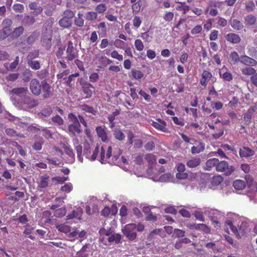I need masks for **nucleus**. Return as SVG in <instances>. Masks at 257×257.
<instances>
[{
    "label": "nucleus",
    "mask_w": 257,
    "mask_h": 257,
    "mask_svg": "<svg viewBox=\"0 0 257 257\" xmlns=\"http://www.w3.org/2000/svg\"><path fill=\"white\" fill-rule=\"evenodd\" d=\"M10 95L12 100L14 99V96L17 95L25 104H30L32 102V100L28 95V90L27 87L14 88L10 91Z\"/></svg>",
    "instance_id": "1"
},
{
    "label": "nucleus",
    "mask_w": 257,
    "mask_h": 257,
    "mask_svg": "<svg viewBox=\"0 0 257 257\" xmlns=\"http://www.w3.org/2000/svg\"><path fill=\"white\" fill-rule=\"evenodd\" d=\"M226 224L229 227L232 232L239 237L247 234L250 230L246 222H242L238 229L230 220L226 221Z\"/></svg>",
    "instance_id": "2"
},
{
    "label": "nucleus",
    "mask_w": 257,
    "mask_h": 257,
    "mask_svg": "<svg viewBox=\"0 0 257 257\" xmlns=\"http://www.w3.org/2000/svg\"><path fill=\"white\" fill-rule=\"evenodd\" d=\"M99 161L101 163H109L108 160L110 159L112 155L111 147L108 145H103L99 149Z\"/></svg>",
    "instance_id": "3"
},
{
    "label": "nucleus",
    "mask_w": 257,
    "mask_h": 257,
    "mask_svg": "<svg viewBox=\"0 0 257 257\" xmlns=\"http://www.w3.org/2000/svg\"><path fill=\"white\" fill-rule=\"evenodd\" d=\"M136 224L134 223L126 225L122 229V232L124 235L130 240H134L136 238Z\"/></svg>",
    "instance_id": "4"
},
{
    "label": "nucleus",
    "mask_w": 257,
    "mask_h": 257,
    "mask_svg": "<svg viewBox=\"0 0 257 257\" xmlns=\"http://www.w3.org/2000/svg\"><path fill=\"white\" fill-rule=\"evenodd\" d=\"M216 170L218 172H223L226 176L230 175L234 171L233 167L229 166L228 163L224 161L220 162L218 161Z\"/></svg>",
    "instance_id": "5"
},
{
    "label": "nucleus",
    "mask_w": 257,
    "mask_h": 257,
    "mask_svg": "<svg viewBox=\"0 0 257 257\" xmlns=\"http://www.w3.org/2000/svg\"><path fill=\"white\" fill-rule=\"evenodd\" d=\"M78 56L77 49L74 47L72 41H69L68 46L66 49V56L65 57L67 61H72Z\"/></svg>",
    "instance_id": "6"
},
{
    "label": "nucleus",
    "mask_w": 257,
    "mask_h": 257,
    "mask_svg": "<svg viewBox=\"0 0 257 257\" xmlns=\"http://www.w3.org/2000/svg\"><path fill=\"white\" fill-rule=\"evenodd\" d=\"M68 118L70 124L74 125L80 126V123L84 125L85 127H87V123L85 121L84 119L81 115H78L77 117L74 114L70 113L68 114Z\"/></svg>",
    "instance_id": "7"
},
{
    "label": "nucleus",
    "mask_w": 257,
    "mask_h": 257,
    "mask_svg": "<svg viewBox=\"0 0 257 257\" xmlns=\"http://www.w3.org/2000/svg\"><path fill=\"white\" fill-rule=\"evenodd\" d=\"M99 152V148L98 146L95 147L92 152H91L89 147L85 146L84 150V155L88 160L94 161L96 159Z\"/></svg>",
    "instance_id": "8"
},
{
    "label": "nucleus",
    "mask_w": 257,
    "mask_h": 257,
    "mask_svg": "<svg viewBox=\"0 0 257 257\" xmlns=\"http://www.w3.org/2000/svg\"><path fill=\"white\" fill-rule=\"evenodd\" d=\"M30 88L35 95H39L41 92V83L37 79H33L30 83Z\"/></svg>",
    "instance_id": "9"
},
{
    "label": "nucleus",
    "mask_w": 257,
    "mask_h": 257,
    "mask_svg": "<svg viewBox=\"0 0 257 257\" xmlns=\"http://www.w3.org/2000/svg\"><path fill=\"white\" fill-rule=\"evenodd\" d=\"M99 240L103 244L107 245L108 241L107 238L109 237V235H111V230L102 228L99 230Z\"/></svg>",
    "instance_id": "10"
},
{
    "label": "nucleus",
    "mask_w": 257,
    "mask_h": 257,
    "mask_svg": "<svg viewBox=\"0 0 257 257\" xmlns=\"http://www.w3.org/2000/svg\"><path fill=\"white\" fill-rule=\"evenodd\" d=\"M193 141L196 142L195 145L193 146L191 149V153L193 155L199 154L204 151L205 150V145L202 142H197L194 139L192 140Z\"/></svg>",
    "instance_id": "11"
},
{
    "label": "nucleus",
    "mask_w": 257,
    "mask_h": 257,
    "mask_svg": "<svg viewBox=\"0 0 257 257\" xmlns=\"http://www.w3.org/2000/svg\"><path fill=\"white\" fill-rule=\"evenodd\" d=\"M58 230L62 232L67 233L70 232V236L71 237H75L78 234V232L76 231H71L70 227L66 224H60L56 226Z\"/></svg>",
    "instance_id": "12"
},
{
    "label": "nucleus",
    "mask_w": 257,
    "mask_h": 257,
    "mask_svg": "<svg viewBox=\"0 0 257 257\" xmlns=\"http://www.w3.org/2000/svg\"><path fill=\"white\" fill-rule=\"evenodd\" d=\"M240 62L245 65L250 66H254L257 64V62L254 59L246 55L241 56Z\"/></svg>",
    "instance_id": "13"
},
{
    "label": "nucleus",
    "mask_w": 257,
    "mask_h": 257,
    "mask_svg": "<svg viewBox=\"0 0 257 257\" xmlns=\"http://www.w3.org/2000/svg\"><path fill=\"white\" fill-rule=\"evenodd\" d=\"M173 176L170 173L164 174L160 176H155L153 177L154 181H159L162 182H168L172 180Z\"/></svg>",
    "instance_id": "14"
},
{
    "label": "nucleus",
    "mask_w": 257,
    "mask_h": 257,
    "mask_svg": "<svg viewBox=\"0 0 257 257\" xmlns=\"http://www.w3.org/2000/svg\"><path fill=\"white\" fill-rule=\"evenodd\" d=\"M225 38L227 41L232 44L239 43L241 41L240 37L235 33H228L225 35Z\"/></svg>",
    "instance_id": "15"
},
{
    "label": "nucleus",
    "mask_w": 257,
    "mask_h": 257,
    "mask_svg": "<svg viewBox=\"0 0 257 257\" xmlns=\"http://www.w3.org/2000/svg\"><path fill=\"white\" fill-rule=\"evenodd\" d=\"M254 154V151L248 147H243L239 150V155L242 158L252 157Z\"/></svg>",
    "instance_id": "16"
},
{
    "label": "nucleus",
    "mask_w": 257,
    "mask_h": 257,
    "mask_svg": "<svg viewBox=\"0 0 257 257\" xmlns=\"http://www.w3.org/2000/svg\"><path fill=\"white\" fill-rule=\"evenodd\" d=\"M200 163V158L192 157L186 162V165L189 168H194L199 166Z\"/></svg>",
    "instance_id": "17"
},
{
    "label": "nucleus",
    "mask_w": 257,
    "mask_h": 257,
    "mask_svg": "<svg viewBox=\"0 0 257 257\" xmlns=\"http://www.w3.org/2000/svg\"><path fill=\"white\" fill-rule=\"evenodd\" d=\"M94 87L89 83H87L83 86V92L86 95V97H90L94 92Z\"/></svg>",
    "instance_id": "18"
},
{
    "label": "nucleus",
    "mask_w": 257,
    "mask_h": 257,
    "mask_svg": "<svg viewBox=\"0 0 257 257\" xmlns=\"http://www.w3.org/2000/svg\"><path fill=\"white\" fill-rule=\"evenodd\" d=\"M166 122L161 119L158 120L157 122L153 121L152 125L156 129L163 132H167Z\"/></svg>",
    "instance_id": "19"
},
{
    "label": "nucleus",
    "mask_w": 257,
    "mask_h": 257,
    "mask_svg": "<svg viewBox=\"0 0 257 257\" xmlns=\"http://www.w3.org/2000/svg\"><path fill=\"white\" fill-rule=\"evenodd\" d=\"M41 89H42L43 92L44 93L43 95L44 98H48L50 96L51 93V87L46 80H43L42 81Z\"/></svg>",
    "instance_id": "20"
},
{
    "label": "nucleus",
    "mask_w": 257,
    "mask_h": 257,
    "mask_svg": "<svg viewBox=\"0 0 257 257\" xmlns=\"http://www.w3.org/2000/svg\"><path fill=\"white\" fill-rule=\"evenodd\" d=\"M82 214V208L78 207L74 209L72 213L68 214L67 216V219H70L71 218H75L78 220L81 219V217Z\"/></svg>",
    "instance_id": "21"
},
{
    "label": "nucleus",
    "mask_w": 257,
    "mask_h": 257,
    "mask_svg": "<svg viewBox=\"0 0 257 257\" xmlns=\"http://www.w3.org/2000/svg\"><path fill=\"white\" fill-rule=\"evenodd\" d=\"M59 206H60V205H53L51 207V209L55 210L54 212V216L57 217H61L65 215L66 212L64 208H60L56 209Z\"/></svg>",
    "instance_id": "22"
},
{
    "label": "nucleus",
    "mask_w": 257,
    "mask_h": 257,
    "mask_svg": "<svg viewBox=\"0 0 257 257\" xmlns=\"http://www.w3.org/2000/svg\"><path fill=\"white\" fill-rule=\"evenodd\" d=\"M218 159L216 158H212L209 159L207 161L205 164V169L206 170L210 171L213 168L214 166L216 167V165L217 163H218Z\"/></svg>",
    "instance_id": "23"
},
{
    "label": "nucleus",
    "mask_w": 257,
    "mask_h": 257,
    "mask_svg": "<svg viewBox=\"0 0 257 257\" xmlns=\"http://www.w3.org/2000/svg\"><path fill=\"white\" fill-rule=\"evenodd\" d=\"M246 185V182L242 180H236L233 182V186L235 189L241 190L244 189Z\"/></svg>",
    "instance_id": "24"
},
{
    "label": "nucleus",
    "mask_w": 257,
    "mask_h": 257,
    "mask_svg": "<svg viewBox=\"0 0 257 257\" xmlns=\"http://www.w3.org/2000/svg\"><path fill=\"white\" fill-rule=\"evenodd\" d=\"M96 131L99 138L103 142H106L107 140V137L105 131L101 126H98L96 128Z\"/></svg>",
    "instance_id": "25"
},
{
    "label": "nucleus",
    "mask_w": 257,
    "mask_h": 257,
    "mask_svg": "<svg viewBox=\"0 0 257 257\" xmlns=\"http://www.w3.org/2000/svg\"><path fill=\"white\" fill-rule=\"evenodd\" d=\"M255 108L254 107H250L247 111L246 113L244 115V121L249 123L250 122V120L252 117V115L253 113L255 112Z\"/></svg>",
    "instance_id": "26"
},
{
    "label": "nucleus",
    "mask_w": 257,
    "mask_h": 257,
    "mask_svg": "<svg viewBox=\"0 0 257 257\" xmlns=\"http://www.w3.org/2000/svg\"><path fill=\"white\" fill-rule=\"evenodd\" d=\"M74 144L76 145V146H75V150L77 152V156L78 159L80 162H82L83 159L81 157L82 148L80 145H78V139H75L74 140Z\"/></svg>",
    "instance_id": "27"
},
{
    "label": "nucleus",
    "mask_w": 257,
    "mask_h": 257,
    "mask_svg": "<svg viewBox=\"0 0 257 257\" xmlns=\"http://www.w3.org/2000/svg\"><path fill=\"white\" fill-rule=\"evenodd\" d=\"M107 239H108V243L114 242L117 243L120 242L121 235L118 233H112L111 230V235H109V237Z\"/></svg>",
    "instance_id": "28"
},
{
    "label": "nucleus",
    "mask_w": 257,
    "mask_h": 257,
    "mask_svg": "<svg viewBox=\"0 0 257 257\" xmlns=\"http://www.w3.org/2000/svg\"><path fill=\"white\" fill-rule=\"evenodd\" d=\"M59 25L65 28H67L71 26L72 22L71 20L66 17H64L59 21Z\"/></svg>",
    "instance_id": "29"
},
{
    "label": "nucleus",
    "mask_w": 257,
    "mask_h": 257,
    "mask_svg": "<svg viewBox=\"0 0 257 257\" xmlns=\"http://www.w3.org/2000/svg\"><path fill=\"white\" fill-rule=\"evenodd\" d=\"M230 24L233 29L237 30H241L243 27L242 23L236 19H233L232 20Z\"/></svg>",
    "instance_id": "30"
},
{
    "label": "nucleus",
    "mask_w": 257,
    "mask_h": 257,
    "mask_svg": "<svg viewBox=\"0 0 257 257\" xmlns=\"http://www.w3.org/2000/svg\"><path fill=\"white\" fill-rule=\"evenodd\" d=\"M28 66L33 70H38L40 68L41 65L40 62L37 60H32L27 61Z\"/></svg>",
    "instance_id": "31"
},
{
    "label": "nucleus",
    "mask_w": 257,
    "mask_h": 257,
    "mask_svg": "<svg viewBox=\"0 0 257 257\" xmlns=\"http://www.w3.org/2000/svg\"><path fill=\"white\" fill-rule=\"evenodd\" d=\"M39 55V51L38 50H35L30 52L27 57V61L34 60V59L38 58Z\"/></svg>",
    "instance_id": "32"
},
{
    "label": "nucleus",
    "mask_w": 257,
    "mask_h": 257,
    "mask_svg": "<svg viewBox=\"0 0 257 257\" xmlns=\"http://www.w3.org/2000/svg\"><path fill=\"white\" fill-rule=\"evenodd\" d=\"M11 33L10 28L4 27L2 30L0 31V38L4 39L8 37Z\"/></svg>",
    "instance_id": "33"
},
{
    "label": "nucleus",
    "mask_w": 257,
    "mask_h": 257,
    "mask_svg": "<svg viewBox=\"0 0 257 257\" xmlns=\"http://www.w3.org/2000/svg\"><path fill=\"white\" fill-rule=\"evenodd\" d=\"M219 75L220 77H221L225 81H230L233 78L232 74L228 71L225 72L223 73H222V72L220 71L219 72Z\"/></svg>",
    "instance_id": "34"
},
{
    "label": "nucleus",
    "mask_w": 257,
    "mask_h": 257,
    "mask_svg": "<svg viewBox=\"0 0 257 257\" xmlns=\"http://www.w3.org/2000/svg\"><path fill=\"white\" fill-rule=\"evenodd\" d=\"M121 154V152L120 150H118V154H115L114 153H113L111 160L110 159L108 160V161H110L109 163H113L115 165H118L120 162V160H118L119 157Z\"/></svg>",
    "instance_id": "35"
},
{
    "label": "nucleus",
    "mask_w": 257,
    "mask_h": 257,
    "mask_svg": "<svg viewBox=\"0 0 257 257\" xmlns=\"http://www.w3.org/2000/svg\"><path fill=\"white\" fill-rule=\"evenodd\" d=\"M142 6V1L139 0L136 3L133 4L132 6L133 13L134 14H137L139 12Z\"/></svg>",
    "instance_id": "36"
},
{
    "label": "nucleus",
    "mask_w": 257,
    "mask_h": 257,
    "mask_svg": "<svg viewBox=\"0 0 257 257\" xmlns=\"http://www.w3.org/2000/svg\"><path fill=\"white\" fill-rule=\"evenodd\" d=\"M229 59L234 63H237L240 61V57L237 52H232L229 55Z\"/></svg>",
    "instance_id": "37"
},
{
    "label": "nucleus",
    "mask_w": 257,
    "mask_h": 257,
    "mask_svg": "<svg viewBox=\"0 0 257 257\" xmlns=\"http://www.w3.org/2000/svg\"><path fill=\"white\" fill-rule=\"evenodd\" d=\"M69 130L73 134H79L81 132L80 126L74 125L72 124L69 125Z\"/></svg>",
    "instance_id": "38"
},
{
    "label": "nucleus",
    "mask_w": 257,
    "mask_h": 257,
    "mask_svg": "<svg viewBox=\"0 0 257 257\" xmlns=\"http://www.w3.org/2000/svg\"><path fill=\"white\" fill-rule=\"evenodd\" d=\"M48 177L42 176L41 178L40 181L39 183V187L42 188H45L48 185Z\"/></svg>",
    "instance_id": "39"
},
{
    "label": "nucleus",
    "mask_w": 257,
    "mask_h": 257,
    "mask_svg": "<svg viewBox=\"0 0 257 257\" xmlns=\"http://www.w3.org/2000/svg\"><path fill=\"white\" fill-rule=\"evenodd\" d=\"M82 14L80 13L78 14V17H77L74 21L75 24L78 27H82L84 24V20L82 19Z\"/></svg>",
    "instance_id": "40"
},
{
    "label": "nucleus",
    "mask_w": 257,
    "mask_h": 257,
    "mask_svg": "<svg viewBox=\"0 0 257 257\" xmlns=\"http://www.w3.org/2000/svg\"><path fill=\"white\" fill-rule=\"evenodd\" d=\"M97 15L95 12H89L85 15V18L88 21H93L97 18Z\"/></svg>",
    "instance_id": "41"
},
{
    "label": "nucleus",
    "mask_w": 257,
    "mask_h": 257,
    "mask_svg": "<svg viewBox=\"0 0 257 257\" xmlns=\"http://www.w3.org/2000/svg\"><path fill=\"white\" fill-rule=\"evenodd\" d=\"M73 189V185L71 183L65 184L61 187V190L66 193L70 192Z\"/></svg>",
    "instance_id": "42"
},
{
    "label": "nucleus",
    "mask_w": 257,
    "mask_h": 257,
    "mask_svg": "<svg viewBox=\"0 0 257 257\" xmlns=\"http://www.w3.org/2000/svg\"><path fill=\"white\" fill-rule=\"evenodd\" d=\"M223 178L221 176H216L212 178L211 183L212 184L217 186L223 181Z\"/></svg>",
    "instance_id": "43"
},
{
    "label": "nucleus",
    "mask_w": 257,
    "mask_h": 257,
    "mask_svg": "<svg viewBox=\"0 0 257 257\" xmlns=\"http://www.w3.org/2000/svg\"><path fill=\"white\" fill-rule=\"evenodd\" d=\"M42 42L43 45L45 46L47 48H49L51 46V39L50 37H43L42 39Z\"/></svg>",
    "instance_id": "44"
},
{
    "label": "nucleus",
    "mask_w": 257,
    "mask_h": 257,
    "mask_svg": "<svg viewBox=\"0 0 257 257\" xmlns=\"http://www.w3.org/2000/svg\"><path fill=\"white\" fill-rule=\"evenodd\" d=\"M132 73L133 77L136 79H141L144 76L143 73L141 71L135 69L132 70Z\"/></svg>",
    "instance_id": "45"
},
{
    "label": "nucleus",
    "mask_w": 257,
    "mask_h": 257,
    "mask_svg": "<svg viewBox=\"0 0 257 257\" xmlns=\"http://www.w3.org/2000/svg\"><path fill=\"white\" fill-rule=\"evenodd\" d=\"M114 136L118 140L121 141L124 139V135L119 130L115 129L114 131Z\"/></svg>",
    "instance_id": "46"
},
{
    "label": "nucleus",
    "mask_w": 257,
    "mask_h": 257,
    "mask_svg": "<svg viewBox=\"0 0 257 257\" xmlns=\"http://www.w3.org/2000/svg\"><path fill=\"white\" fill-rule=\"evenodd\" d=\"M241 72L244 75H253L255 72L254 69L251 67H246L242 69Z\"/></svg>",
    "instance_id": "47"
},
{
    "label": "nucleus",
    "mask_w": 257,
    "mask_h": 257,
    "mask_svg": "<svg viewBox=\"0 0 257 257\" xmlns=\"http://www.w3.org/2000/svg\"><path fill=\"white\" fill-rule=\"evenodd\" d=\"M18 220L21 224L25 225L26 226H28V222L29 221V219H28L26 215L24 214L21 216H20L18 218Z\"/></svg>",
    "instance_id": "48"
},
{
    "label": "nucleus",
    "mask_w": 257,
    "mask_h": 257,
    "mask_svg": "<svg viewBox=\"0 0 257 257\" xmlns=\"http://www.w3.org/2000/svg\"><path fill=\"white\" fill-rule=\"evenodd\" d=\"M135 46L138 51H142L144 48V45L142 41L140 39L136 40L135 41Z\"/></svg>",
    "instance_id": "49"
},
{
    "label": "nucleus",
    "mask_w": 257,
    "mask_h": 257,
    "mask_svg": "<svg viewBox=\"0 0 257 257\" xmlns=\"http://www.w3.org/2000/svg\"><path fill=\"white\" fill-rule=\"evenodd\" d=\"M110 56L112 58L118 60V61H122L123 60V56L121 54H118V52L116 50L113 51Z\"/></svg>",
    "instance_id": "50"
},
{
    "label": "nucleus",
    "mask_w": 257,
    "mask_h": 257,
    "mask_svg": "<svg viewBox=\"0 0 257 257\" xmlns=\"http://www.w3.org/2000/svg\"><path fill=\"white\" fill-rule=\"evenodd\" d=\"M52 121L58 125H62L63 124L64 121L63 119L58 115H56L52 118Z\"/></svg>",
    "instance_id": "51"
},
{
    "label": "nucleus",
    "mask_w": 257,
    "mask_h": 257,
    "mask_svg": "<svg viewBox=\"0 0 257 257\" xmlns=\"http://www.w3.org/2000/svg\"><path fill=\"white\" fill-rule=\"evenodd\" d=\"M52 109L51 107H48L47 108H44L41 111V114L42 115L44 116H49L52 113Z\"/></svg>",
    "instance_id": "52"
},
{
    "label": "nucleus",
    "mask_w": 257,
    "mask_h": 257,
    "mask_svg": "<svg viewBox=\"0 0 257 257\" xmlns=\"http://www.w3.org/2000/svg\"><path fill=\"white\" fill-rule=\"evenodd\" d=\"M141 37L145 42H150L152 39V35H150L148 32L142 33Z\"/></svg>",
    "instance_id": "53"
},
{
    "label": "nucleus",
    "mask_w": 257,
    "mask_h": 257,
    "mask_svg": "<svg viewBox=\"0 0 257 257\" xmlns=\"http://www.w3.org/2000/svg\"><path fill=\"white\" fill-rule=\"evenodd\" d=\"M24 29L22 26L15 29L13 31V35L15 37H19L24 32Z\"/></svg>",
    "instance_id": "54"
},
{
    "label": "nucleus",
    "mask_w": 257,
    "mask_h": 257,
    "mask_svg": "<svg viewBox=\"0 0 257 257\" xmlns=\"http://www.w3.org/2000/svg\"><path fill=\"white\" fill-rule=\"evenodd\" d=\"M13 10L17 13H22L24 11V6L20 4H16L13 7Z\"/></svg>",
    "instance_id": "55"
},
{
    "label": "nucleus",
    "mask_w": 257,
    "mask_h": 257,
    "mask_svg": "<svg viewBox=\"0 0 257 257\" xmlns=\"http://www.w3.org/2000/svg\"><path fill=\"white\" fill-rule=\"evenodd\" d=\"M197 230H202L205 233H209L210 229L209 227L204 224H197Z\"/></svg>",
    "instance_id": "56"
},
{
    "label": "nucleus",
    "mask_w": 257,
    "mask_h": 257,
    "mask_svg": "<svg viewBox=\"0 0 257 257\" xmlns=\"http://www.w3.org/2000/svg\"><path fill=\"white\" fill-rule=\"evenodd\" d=\"M114 45L117 48L124 49L125 43L120 39H116L114 42Z\"/></svg>",
    "instance_id": "57"
},
{
    "label": "nucleus",
    "mask_w": 257,
    "mask_h": 257,
    "mask_svg": "<svg viewBox=\"0 0 257 257\" xmlns=\"http://www.w3.org/2000/svg\"><path fill=\"white\" fill-rule=\"evenodd\" d=\"M185 235V231L179 229H175L173 235L175 237H182Z\"/></svg>",
    "instance_id": "58"
},
{
    "label": "nucleus",
    "mask_w": 257,
    "mask_h": 257,
    "mask_svg": "<svg viewBox=\"0 0 257 257\" xmlns=\"http://www.w3.org/2000/svg\"><path fill=\"white\" fill-rule=\"evenodd\" d=\"M255 21V17L252 15H248L245 18V22L248 25H251L253 24Z\"/></svg>",
    "instance_id": "59"
},
{
    "label": "nucleus",
    "mask_w": 257,
    "mask_h": 257,
    "mask_svg": "<svg viewBox=\"0 0 257 257\" xmlns=\"http://www.w3.org/2000/svg\"><path fill=\"white\" fill-rule=\"evenodd\" d=\"M35 19L33 17L27 16H26L23 20L24 23L31 25L35 22Z\"/></svg>",
    "instance_id": "60"
},
{
    "label": "nucleus",
    "mask_w": 257,
    "mask_h": 257,
    "mask_svg": "<svg viewBox=\"0 0 257 257\" xmlns=\"http://www.w3.org/2000/svg\"><path fill=\"white\" fill-rule=\"evenodd\" d=\"M255 8V5L252 1H249L245 5V9L248 12H252Z\"/></svg>",
    "instance_id": "61"
},
{
    "label": "nucleus",
    "mask_w": 257,
    "mask_h": 257,
    "mask_svg": "<svg viewBox=\"0 0 257 257\" xmlns=\"http://www.w3.org/2000/svg\"><path fill=\"white\" fill-rule=\"evenodd\" d=\"M38 37V35L36 33H33L31 34L28 38L27 43L28 44H33L35 40H36L37 38Z\"/></svg>",
    "instance_id": "62"
},
{
    "label": "nucleus",
    "mask_w": 257,
    "mask_h": 257,
    "mask_svg": "<svg viewBox=\"0 0 257 257\" xmlns=\"http://www.w3.org/2000/svg\"><path fill=\"white\" fill-rule=\"evenodd\" d=\"M95 10L98 13H103L106 10V5L104 4H100L96 7Z\"/></svg>",
    "instance_id": "63"
},
{
    "label": "nucleus",
    "mask_w": 257,
    "mask_h": 257,
    "mask_svg": "<svg viewBox=\"0 0 257 257\" xmlns=\"http://www.w3.org/2000/svg\"><path fill=\"white\" fill-rule=\"evenodd\" d=\"M75 257H89V254L82 248L80 251L77 252Z\"/></svg>",
    "instance_id": "64"
}]
</instances>
